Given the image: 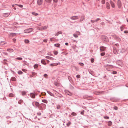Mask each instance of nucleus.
<instances>
[{
    "instance_id": "nucleus-17",
    "label": "nucleus",
    "mask_w": 128,
    "mask_h": 128,
    "mask_svg": "<svg viewBox=\"0 0 128 128\" xmlns=\"http://www.w3.org/2000/svg\"><path fill=\"white\" fill-rule=\"evenodd\" d=\"M84 18V17L83 16H82L81 17L80 19V21L81 22L82 21Z\"/></svg>"
},
{
    "instance_id": "nucleus-28",
    "label": "nucleus",
    "mask_w": 128,
    "mask_h": 128,
    "mask_svg": "<svg viewBox=\"0 0 128 128\" xmlns=\"http://www.w3.org/2000/svg\"><path fill=\"white\" fill-rule=\"evenodd\" d=\"M38 66L37 64H35L34 66V68H37Z\"/></svg>"
},
{
    "instance_id": "nucleus-7",
    "label": "nucleus",
    "mask_w": 128,
    "mask_h": 128,
    "mask_svg": "<svg viewBox=\"0 0 128 128\" xmlns=\"http://www.w3.org/2000/svg\"><path fill=\"white\" fill-rule=\"evenodd\" d=\"M106 48L104 46H101L100 47V49L101 51H105L106 50Z\"/></svg>"
},
{
    "instance_id": "nucleus-18",
    "label": "nucleus",
    "mask_w": 128,
    "mask_h": 128,
    "mask_svg": "<svg viewBox=\"0 0 128 128\" xmlns=\"http://www.w3.org/2000/svg\"><path fill=\"white\" fill-rule=\"evenodd\" d=\"M7 50L10 52H12L14 51V50L11 49H9Z\"/></svg>"
},
{
    "instance_id": "nucleus-41",
    "label": "nucleus",
    "mask_w": 128,
    "mask_h": 128,
    "mask_svg": "<svg viewBox=\"0 0 128 128\" xmlns=\"http://www.w3.org/2000/svg\"><path fill=\"white\" fill-rule=\"evenodd\" d=\"M44 76L46 78H47L48 76V75L47 74H44Z\"/></svg>"
},
{
    "instance_id": "nucleus-15",
    "label": "nucleus",
    "mask_w": 128,
    "mask_h": 128,
    "mask_svg": "<svg viewBox=\"0 0 128 128\" xmlns=\"http://www.w3.org/2000/svg\"><path fill=\"white\" fill-rule=\"evenodd\" d=\"M60 106L59 104H57L56 105V108L57 109H59L60 108Z\"/></svg>"
},
{
    "instance_id": "nucleus-31",
    "label": "nucleus",
    "mask_w": 128,
    "mask_h": 128,
    "mask_svg": "<svg viewBox=\"0 0 128 128\" xmlns=\"http://www.w3.org/2000/svg\"><path fill=\"white\" fill-rule=\"evenodd\" d=\"M105 0H102L101 2L102 4H105Z\"/></svg>"
},
{
    "instance_id": "nucleus-59",
    "label": "nucleus",
    "mask_w": 128,
    "mask_h": 128,
    "mask_svg": "<svg viewBox=\"0 0 128 128\" xmlns=\"http://www.w3.org/2000/svg\"><path fill=\"white\" fill-rule=\"evenodd\" d=\"M59 34L58 33V32L56 34L55 36H58V35Z\"/></svg>"
},
{
    "instance_id": "nucleus-50",
    "label": "nucleus",
    "mask_w": 128,
    "mask_h": 128,
    "mask_svg": "<svg viewBox=\"0 0 128 128\" xmlns=\"http://www.w3.org/2000/svg\"><path fill=\"white\" fill-rule=\"evenodd\" d=\"M50 57L49 56H46V58L50 59Z\"/></svg>"
},
{
    "instance_id": "nucleus-38",
    "label": "nucleus",
    "mask_w": 128,
    "mask_h": 128,
    "mask_svg": "<svg viewBox=\"0 0 128 128\" xmlns=\"http://www.w3.org/2000/svg\"><path fill=\"white\" fill-rule=\"evenodd\" d=\"M76 78H80V75L78 74L76 76Z\"/></svg>"
},
{
    "instance_id": "nucleus-49",
    "label": "nucleus",
    "mask_w": 128,
    "mask_h": 128,
    "mask_svg": "<svg viewBox=\"0 0 128 128\" xmlns=\"http://www.w3.org/2000/svg\"><path fill=\"white\" fill-rule=\"evenodd\" d=\"M104 118L106 119H108L109 118V117L107 116H104Z\"/></svg>"
},
{
    "instance_id": "nucleus-61",
    "label": "nucleus",
    "mask_w": 128,
    "mask_h": 128,
    "mask_svg": "<svg viewBox=\"0 0 128 128\" xmlns=\"http://www.w3.org/2000/svg\"><path fill=\"white\" fill-rule=\"evenodd\" d=\"M107 70H108L110 71L111 70H110L107 67L106 68Z\"/></svg>"
},
{
    "instance_id": "nucleus-33",
    "label": "nucleus",
    "mask_w": 128,
    "mask_h": 128,
    "mask_svg": "<svg viewBox=\"0 0 128 128\" xmlns=\"http://www.w3.org/2000/svg\"><path fill=\"white\" fill-rule=\"evenodd\" d=\"M112 124V122H111V121H109L108 122V126H110Z\"/></svg>"
},
{
    "instance_id": "nucleus-39",
    "label": "nucleus",
    "mask_w": 128,
    "mask_h": 128,
    "mask_svg": "<svg viewBox=\"0 0 128 128\" xmlns=\"http://www.w3.org/2000/svg\"><path fill=\"white\" fill-rule=\"evenodd\" d=\"M22 70L24 72H26V71H27V70L26 69H22Z\"/></svg>"
},
{
    "instance_id": "nucleus-37",
    "label": "nucleus",
    "mask_w": 128,
    "mask_h": 128,
    "mask_svg": "<svg viewBox=\"0 0 128 128\" xmlns=\"http://www.w3.org/2000/svg\"><path fill=\"white\" fill-rule=\"evenodd\" d=\"M32 74L33 77H34V76H36V74L35 73H33Z\"/></svg>"
},
{
    "instance_id": "nucleus-60",
    "label": "nucleus",
    "mask_w": 128,
    "mask_h": 128,
    "mask_svg": "<svg viewBox=\"0 0 128 128\" xmlns=\"http://www.w3.org/2000/svg\"><path fill=\"white\" fill-rule=\"evenodd\" d=\"M58 34H61L62 33V32H58Z\"/></svg>"
},
{
    "instance_id": "nucleus-47",
    "label": "nucleus",
    "mask_w": 128,
    "mask_h": 128,
    "mask_svg": "<svg viewBox=\"0 0 128 128\" xmlns=\"http://www.w3.org/2000/svg\"><path fill=\"white\" fill-rule=\"evenodd\" d=\"M39 109L40 110H42L43 109V108H42V106H40L39 107Z\"/></svg>"
},
{
    "instance_id": "nucleus-36",
    "label": "nucleus",
    "mask_w": 128,
    "mask_h": 128,
    "mask_svg": "<svg viewBox=\"0 0 128 128\" xmlns=\"http://www.w3.org/2000/svg\"><path fill=\"white\" fill-rule=\"evenodd\" d=\"M105 54V53L104 52H102L101 53L100 55L101 56H104Z\"/></svg>"
},
{
    "instance_id": "nucleus-62",
    "label": "nucleus",
    "mask_w": 128,
    "mask_h": 128,
    "mask_svg": "<svg viewBox=\"0 0 128 128\" xmlns=\"http://www.w3.org/2000/svg\"><path fill=\"white\" fill-rule=\"evenodd\" d=\"M30 78H32V77H33V76H32V74L31 75H30Z\"/></svg>"
},
{
    "instance_id": "nucleus-5",
    "label": "nucleus",
    "mask_w": 128,
    "mask_h": 128,
    "mask_svg": "<svg viewBox=\"0 0 128 128\" xmlns=\"http://www.w3.org/2000/svg\"><path fill=\"white\" fill-rule=\"evenodd\" d=\"M60 63L58 62L57 63H53L50 64V66H56L58 64H60Z\"/></svg>"
},
{
    "instance_id": "nucleus-25",
    "label": "nucleus",
    "mask_w": 128,
    "mask_h": 128,
    "mask_svg": "<svg viewBox=\"0 0 128 128\" xmlns=\"http://www.w3.org/2000/svg\"><path fill=\"white\" fill-rule=\"evenodd\" d=\"M14 96V95L12 94L11 93L9 94V96L10 97H13Z\"/></svg>"
},
{
    "instance_id": "nucleus-43",
    "label": "nucleus",
    "mask_w": 128,
    "mask_h": 128,
    "mask_svg": "<svg viewBox=\"0 0 128 128\" xmlns=\"http://www.w3.org/2000/svg\"><path fill=\"white\" fill-rule=\"evenodd\" d=\"M54 2L55 3H57L58 2V0H53Z\"/></svg>"
},
{
    "instance_id": "nucleus-30",
    "label": "nucleus",
    "mask_w": 128,
    "mask_h": 128,
    "mask_svg": "<svg viewBox=\"0 0 128 128\" xmlns=\"http://www.w3.org/2000/svg\"><path fill=\"white\" fill-rule=\"evenodd\" d=\"M12 81H15L16 80V79L15 77H13L12 78Z\"/></svg>"
},
{
    "instance_id": "nucleus-45",
    "label": "nucleus",
    "mask_w": 128,
    "mask_h": 128,
    "mask_svg": "<svg viewBox=\"0 0 128 128\" xmlns=\"http://www.w3.org/2000/svg\"><path fill=\"white\" fill-rule=\"evenodd\" d=\"M91 61L92 63H93L94 62V59L93 58H91Z\"/></svg>"
},
{
    "instance_id": "nucleus-6",
    "label": "nucleus",
    "mask_w": 128,
    "mask_h": 128,
    "mask_svg": "<svg viewBox=\"0 0 128 128\" xmlns=\"http://www.w3.org/2000/svg\"><path fill=\"white\" fill-rule=\"evenodd\" d=\"M35 104V105L37 107L39 105V102H33L32 103V104L33 106L34 105V104Z\"/></svg>"
},
{
    "instance_id": "nucleus-8",
    "label": "nucleus",
    "mask_w": 128,
    "mask_h": 128,
    "mask_svg": "<svg viewBox=\"0 0 128 128\" xmlns=\"http://www.w3.org/2000/svg\"><path fill=\"white\" fill-rule=\"evenodd\" d=\"M43 2V0H38L37 4L39 5H41Z\"/></svg>"
},
{
    "instance_id": "nucleus-34",
    "label": "nucleus",
    "mask_w": 128,
    "mask_h": 128,
    "mask_svg": "<svg viewBox=\"0 0 128 128\" xmlns=\"http://www.w3.org/2000/svg\"><path fill=\"white\" fill-rule=\"evenodd\" d=\"M16 59L19 60H22V58H16Z\"/></svg>"
},
{
    "instance_id": "nucleus-48",
    "label": "nucleus",
    "mask_w": 128,
    "mask_h": 128,
    "mask_svg": "<svg viewBox=\"0 0 128 128\" xmlns=\"http://www.w3.org/2000/svg\"><path fill=\"white\" fill-rule=\"evenodd\" d=\"M112 73L114 74H116L117 73V72L116 71H114L112 72Z\"/></svg>"
},
{
    "instance_id": "nucleus-4",
    "label": "nucleus",
    "mask_w": 128,
    "mask_h": 128,
    "mask_svg": "<svg viewBox=\"0 0 128 128\" xmlns=\"http://www.w3.org/2000/svg\"><path fill=\"white\" fill-rule=\"evenodd\" d=\"M117 4L118 7L119 8H120L122 6V4L121 1L120 0H118L117 1Z\"/></svg>"
},
{
    "instance_id": "nucleus-54",
    "label": "nucleus",
    "mask_w": 128,
    "mask_h": 128,
    "mask_svg": "<svg viewBox=\"0 0 128 128\" xmlns=\"http://www.w3.org/2000/svg\"><path fill=\"white\" fill-rule=\"evenodd\" d=\"M43 42H44L46 43L47 42V40L46 39L44 40H43Z\"/></svg>"
},
{
    "instance_id": "nucleus-2",
    "label": "nucleus",
    "mask_w": 128,
    "mask_h": 128,
    "mask_svg": "<svg viewBox=\"0 0 128 128\" xmlns=\"http://www.w3.org/2000/svg\"><path fill=\"white\" fill-rule=\"evenodd\" d=\"M32 29L31 28H30L28 29L25 30L24 32L25 33H28L32 32Z\"/></svg>"
},
{
    "instance_id": "nucleus-44",
    "label": "nucleus",
    "mask_w": 128,
    "mask_h": 128,
    "mask_svg": "<svg viewBox=\"0 0 128 128\" xmlns=\"http://www.w3.org/2000/svg\"><path fill=\"white\" fill-rule=\"evenodd\" d=\"M100 18H98L96 19V20H94V21H95V22H97L99 20H100Z\"/></svg>"
},
{
    "instance_id": "nucleus-64",
    "label": "nucleus",
    "mask_w": 128,
    "mask_h": 128,
    "mask_svg": "<svg viewBox=\"0 0 128 128\" xmlns=\"http://www.w3.org/2000/svg\"><path fill=\"white\" fill-rule=\"evenodd\" d=\"M46 60L47 61V63H49L50 62V61L49 60Z\"/></svg>"
},
{
    "instance_id": "nucleus-58",
    "label": "nucleus",
    "mask_w": 128,
    "mask_h": 128,
    "mask_svg": "<svg viewBox=\"0 0 128 128\" xmlns=\"http://www.w3.org/2000/svg\"><path fill=\"white\" fill-rule=\"evenodd\" d=\"M50 40L51 41H54L52 39V38H50Z\"/></svg>"
},
{
    "instance_id": "nucleus-57",
    "label": "nucleus",
    "mask_w": 128,
    "mask_h": 128,
    "mask_svg": "<svg viewBox=\"0 0 128 128\" xmlns=\"http://www.w3.org/2000/svg\"><path fill=\"white\" fill-rule=\"evenodd\" d=\"M124 32L125 33H128V31L127 30H126Z\"/></svg>"
},
{
    "instance_id": "nucleus-53",
    "label": "nucleus",
    "mask_w": 128,
    "mask_h": 128,
    "mask_svg": "<svg viewBox=\"0 0 128 128\" xmlns=\"http://www.w3.org/2000/svg\"><path fill=\"white\" fill-rule=\"evenodd\" d=\"M54 59V58L51 57H50V60H53Z\"/></svg>"
},
{
    "instance_id": "nucleus-19",
    "label": "nucleus",
    "mask_w": 128,
    "mask_h": 128,
    "mask_svg": "<svg viewBox=\"0 0 128 128\" xmlns=\"http://www.w3.org/2000/svg\"><path fill=\"white\" fill-rule=\"evenodd\" d=\"M32 14H33L35 16H36L38 15V13L35 12H32Z\"/></svg>"
},
{
    "instance_id": "nucleus-20",
    "label": "nucleus",
    "mask_w": 128,
    "mask_h": 128,
    "mask_svg": "<svg viewBox=\"0 0 128 128\" xmlns=\"http://www.w3.org/2000/svg\"><path fill=\"white\" fill-rule=\"evenodd\" d=\"M54 46L57 47H59L60 46V44H55Z\"/></svg>"
},
{
    "instance_id": "nucleus-46",
    "label": "nucleus",
    "mask_w": 128,
    "mask_h": 128,
    "mask_svg": "<svg viewBox=\"0 0 128 128\" xmlns=\"http://www.w3.org/2000/svg\"><path fill=\"white\" fill-rule=\"evenodd\" d=\"M114 109L116 110H118V107L116 106H114Z\"/></svg>"
},
{
    "instance_id": "nucleus-32",
    "label": "nucleus",
    "mask_w": 128,
    "mask_h": 128,
    "mask_svg": "<svg viewBox=\"0 0 128 128\" xmlns=\"http://www.w3.org/2000/svg\"><path fill=\"white\" fill-rule=\"evenodd\" d=\"M54 53L55 55H56L58 54V52L57 51H54Z\"/></svg>"
},
{
    "instance_id": "nucleus-22",
    "label": "nucleus",
    "mask_w": 128,
    "mask_h": 128,
    "mask_svg": "<svg viewBox=\"0 0 128 128\" xmlns=\"http://www.w3.org/2000/svg\"><path fill=\"white\" fill-rule=\"evenodd\" d=\"M71 123L70 122H69L66 124L67 126H69Z\"/></svg>"
},
{
    "instance_id": "nucleus-16",
    "label": "nucleus",
    "mask_w": 128,
    "mask_h": 128,
    "mask_svg": "<svg viewBox=\"0 0 128 128\" xmlns=\"http://www.w3.org/2000/svg\"><path fill=\"white\" fill-rule=\"evenodd\" d=\"M113 52L114 54H116V48H114L113 49Z\"/></svg>"
},
{
    "instance_id": "nucleus-52",
    "label": "nucleus",
    "mask_w": 128,
    "mask_h": 128,
    "mask_svg": "<svg viewBox=\"0 0 128 128\" xmlns=\"http://www.w3.org/2000/svg\"><path fill=\"white\" fill-rule=\"evenodd\" d=\"M68 94L70 96H72V93L69 92L68 93Z\"/></svg>"
},
{
    "instance_id": "nucleus-51",
    "label": "nucleus",
    "mask_w": 128,
    "mask_h": 128,
    "mask_svg": "<svg viewBox=\"0 0 128 128\" xmlns=\"http://www.w3.org/2000/svg\"><path fill=\"white\" fill-rule=\"evenodd\" d=\"M79 64L81 66H83L84 65V64L82 63H79Z\"/></svg>"
},
{
    "instance_id": "nucleus-23",
    "label": "nucleus",
    "mask_w": 128,
    "mask_h": 128,
    "mask_svg": "<svg viewBox=\"0 0 128 128\" xmlns=\"http://www.w3.org/2000/svg\"><path fill=\"white\" fill-rule=\"evenodd\" d=\"M42 102L46 103H47L48 102V101L45 100H42Z\"/></svg>"
},
{
    "instance_id": "nucleus-40",
    "label": "nucleus",
    "mask_w": 128,
    "mask_h": 128,
    "mask_svg": "<svg viewBox=\"0 0 128 128\" xmlns=\"http://www.w3.org/2000/svg\"><path fill=\"white\" fill-rule=\"evenodd\" d=\"M75 38H78V36L76 34H73Z\"/></svg>"
},
{
    "instance_id": "nucleus-10",
    "label": "nucleus",
    "mask_w": 128,
    "mask_h": 128,
    "mask_svg": "<svg viewBox=\"0 0 128 128\" xmlns=\"http://www.w3.org/2000/svg\"><path fill=\"white\" fill-rule=\"evenodd\" d=\"M10 14L9 13H5L3 14V16L4 17H6L8 16Z\"/></svg>"
},
{
    "instance_id": "nucleus-56",
    "label": "nucleus",
    "mask_w": 128,
    "mask_h": 128,
    "mask_svg": "<svg viewBox=\"0 0 128 128\" xmlns=\"http://www.w3.org/2000/svg\"><path fill=\"white\" fill-rule=\"evenodd\" d=\"M91 22L92 23H94L95 22V21H94V20H91Z\"/></svg>"
},
{
    "instance_id": "nucleus-29",
    "label": "nucleus",
    "mask_w": 128,
    "mask_h": 128,
    "mask_svg": "<svg viewBox=\"0 0 128 128\" xmlns=\"http://www.w3.org/2000/svg\"><path fill=\"white\" fill-rule=\"evenodd\" d=\"M18 73L19 74H22L23 73V72L21 71H19L18 72Z\"/></svg>"
},
{
    "instance_id": "nucleus-12",
    "label": "nucleus",
    "mask_w": 128,
    "mask_h": 128,
    "mask_svg": "<svg viewBox=\"0 0 128 128\" xmlns=\"http://www.w3.org/2000/svg\"><path fill=\"white\" fill-rule=\"evenodd\" d=\"M16 34L15 33H10L9 35V37L10 36H12V37H13L16 36Z\"/></svg>"
},
{
    "instance_id": "nucleus-24",
    "label": "nucleus",
    "mask_w": 128,
    "mask_h": 128,
    "mask_svg": "<svg viewBox=\"0 0 128 128\" xmlns=\"http://www.w3.org/2000/svg\"><path fill=\"white\" fill-rule=\"evenodd\" d=\"M46 2H48V3H50L52 0H44Z\"/></svg>"
},
{
    "instance_id": "nucleus-11",
    "label": "nucleus",
    "mask_w": 128,
    "mask_h": 128,
    "mask_svg": "<svg viewBox=\"0 0 128 128\" xmlns=\"http://www.w3.org/2000/svg\"><path fill=\"white\" fill-rule=\"evenodd\" d=\"M106 7L107 9H109L110 8V6L108 2L106 3Z\"/></svg>"
},
{
    "instance_id": "nucleus-21",
    "label": "nucleus",
    "mask_w": 128,
    "mask_h": 128,
    "mask_svg": "<svg viewBox=\"0 0 128 128\" xmlns=\"http://www.w3.org/2000/svg\"><path fill=\"white\" fill-rule=\"evenodd\" d=\"M24 41L26 43H28L30 42L29 40H25Z\"/></svg>"
},
{
    "instance_id": "nucleus-55",
    "label": "nucleus",
    "mask_w": 128,
    "mask_h": 128,
    "mask_svg": "<svg viewBox=\"0 0 128 128\" xmlns=\"http://www.w3.org/2000/svg\"><path fill=\"white\" fill-rule=\"evenodd\" d=\"M13 41L14 42H15L16 40V39L15 38H13L12 39Z\"/></svg>"
},
{
    "instance_id": "nucleus-9",
    "label": "nucleus",
    "mask_w": 128,
    "mask_h": 128,
    "mask_svg": "<svg viewBox=\"0 0 128 128\" xmlns=\"http://www.w3.org/2000/svg\"><path fill=\"white\" fill-rule=\"evenodd\" d=\"M110 2L112 7L113 8H114L115 6L114 3L111 1H110Z\"/></svg>"
},
{
    "instance_id": "nucleus-3",
    "label": "nucleus",
    "mask_w": 128,
    "mask_h": 128,
    "mask_svg": "<svg viewBox=\"0 0 128 128\" xmlns=\"http://www.w3.org/2000/svg\"><path fill=\"white\" fill-rule=\"evenodd\" d=\"M79 16H72L70 18L72 20H76L79 18Z\"/></svg>"
},
{
    "instance_id": "nucleus-13",
    "label": "nucleus",
    "mask_w": 128,
    "mask_h": 128,
    "mask_svg": "<svg viewBox=\"0 0 128 128\" xmlns=\"http://www.w3.org/2000/svg\"><path fill=\"white\" fill-rule=\"evenodd\" d=\"M30 96L32 98H34L35 97V95L34 94L31 93L30 94Z\"/></svg>"
},
{
    "instance_id": "nucleus-42",
    "label": "nucleus",
    "mask_w": 128,
    "mask_h": 128,
    "mask_svg": "<svg viewBox=\"0 0 128 128\" xmlns=\"http://www.w3.org/2000/svg\"><path fill=\"white\" fill-rule=\"evenodd\" d=\"M26 92H22V94L23 95H25L26 94Z\"/></svg>"
},
{
    "instance_id": "nucleus-1",
    "label": "nucleus",
    "mask_w": 128,
    "mask_h": 128,
    "mask_svg": "<svg viewBox=\"0 0 128 128\" xmlns=\"http://www.w3.org/2000/svg\"><path fill=\"white\" fill-rule=\"evenodd\" d=\"M48 27V26H39L37 27L38 29L41 30H46Z\"/></svg>"
},
{
    "instance_id": "nucleus-26",
    "label": "nucleus",
    "mask_w": 128,
    "mask_h": 128,
    "mask_svg": "<svg viewBox=\"0 0 128 128\" xmlns=\"http://www.w3.org/2000/svg\"><path fill=\"white\" fill-rule=\"evenodd\" d=\"M71 115L73 116H76V113L72 112V113Z\"/></svg>"
},
{
    "instance_id": "nucleus-63",
    "label": "nucleus",
    "mask_w": 128,
    "mask_h": 128,
    "mask_svg": "<svg viewBox=\"0 0 128 128\" xmlns=\"http://www.w3.org/2000/svg\"><path fill=\"white\" fill-rule=\"evenodd\" d=\"M65 44L66 46H68V43L66 42L65 43Z\"/></svg>"
},
{
    "instance_id": "nucleus-14",
    "label": "nucleus",
    "mask_w": 128,
    "mask_h": 128,
    "mask_svg": "<svg viewBox=\"0 0 128 128\" xmlns=\"http://www.w3.org/2000/svg\"><path fill=\"white\" fill-rule=\"evenodd\" d=\"M41 62L42 64L44 65H46V64L45 60H41Z\"/></svg>"
},
{
    "instance_id": "nucleus-35",
    "label": "nucleus",
    "mask_w": 128,
    "mask_h": 128,
    "mask_svg": "<svg viewBox=\"0 0 128 128\" xmlns=\"http://www.w3.org/2000/svg\"><path fill=\"white\" fill-rule=\"evenodd\" d=\"M108 66H110V68H113V67H112L113 66H112V65H106V67H108Z\"/></svg>"
},
{
    "instance_id": "nucleus-27",
    "label": "nucleus",
    "mask_w": 128,
    "mask_h": 128,
    "mask_svg": "<svg viewBox=\"0 0 128 128\" xmlns=\"http://www.w3.org/2000/svg\"><path fill=\"white\" fill-rule=\"evenodd\" d=\"M23 102V101L22 100H19V101L18 102V103L19 104H21Z\"/></svg>"
}]
</instances>
